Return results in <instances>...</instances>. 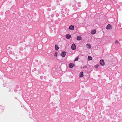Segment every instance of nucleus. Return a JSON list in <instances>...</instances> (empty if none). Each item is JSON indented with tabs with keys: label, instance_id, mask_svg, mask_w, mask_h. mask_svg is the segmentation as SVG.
I'll return each instance as SVG.
<instances>
[{
	"label": "nucleus",
	"instance_id": "nucleus-10",
	"mask_svg": "<svg viewBox=\"0 0 122 122\" xmlns=\"http://www.w3.org/2000/svg\"><path fill=\"white\" fill-rule=\"evenodd\" d=\"M71 37V36L69 34H67L66 35V37L67 39H69Z\"/></svg>",
	"mask_w": 122,
	"mask_h": 122
},
{
	"label": "nucleus",
	"instance_id": "nucleus-12",
	"mask_svg": "<svg viewBox=\"0 0 122 122\" xmlns=\"http://www.w3.org/2000/svg\"><path fill=\"white\" fill-rule=\"evenodd\" d=\"M55 50L56 51H57L58 50L59 48L58 47V46L57 45H55Z\"/></svg>",
	"mask_w": 122,
	"mask_h": 122
},
{
	"label": "nucleus",
	"instance_id": "nucleus-8",
	"mask_svg": "<svg viewBox=\"0 0 122 122\" xmlns=\"http://www.w3.org/2000/svg\"><path fill=\"white\" fill-rule=\"evenodd\" d=\"M83 76V72H81L80 74L79 77L80 78L82 77Z\"/></svg>",
	"mask_w": 122,
	"mask_h": 122
},
{
	"label": "nucleus",
	"instance_id": "nucleus-5",
	"mask_svg": "<svg viewBox=\"0 0 122 122\" xmlns=\"http://www.w3.org/2000/svg\"><path fill=\"white\" fill-rule=\"evenodd\" d=\"M74 66V64L73 63H71L69 65V68H72Z\"/></svg>",
	"mask_w": 122,
	"mask_h": 122
},
{
	"label": "nucleus",
	"instance_id": "nucleus-14",
	"mask_svg": "<svg viewBox=\"0 0 122 122\" xmlns=\"http://www.w3.org/2000/svg\"><path fill=\"white\" fill-rule=\"evenodd\" d=\"M99 66V65H95V67L96 68H97Z\"/></svg>",
	"mask_w": 122,
	"mask_h": 122
},
{
	"label": "nucleus",
	"instance_id": "nucleus-4",
	"mask_svg": "<svg viewBox=\"0 0 122 122\" xmlns=\"http://www.w3.org/2000/svg\"><path fill=\"white\" fill-rule=\"evenodd\" d=\"M112 28V26L110 24H108L107 26L106 29L107 30H108L109 29L111 28Z\"/></svg>",
	"mask_w": 122,
	"mask_h": 122
},
{
	"label": "nucleus",
	"instance_id": "nucleus-17",
	"mask_svg": "<svg viewBox=\"0 0 122 122\" xmlns=\"http://www.w3.org/2000/svg\"><path fill=\"white\" fill-rule=\"evenodd\" d=\"M118 43V42L117 41H116V43Z\"/></svg>",
	"mask_w": 122,
	"mask_h": 122
},
{
	"label": "nucleus",
	"instance_id": "nucleus-7",
	"mask_svg": "<svg viewBox=\"0 0 122 122\" xmlns=\"http://www.w3.org/2000/svg\"><path fill=\"white\" fill-rule=\"evenodd\" d=\"M96 30H92L91 31V33L93 35L96 33Z\"/></svg>",
	"mask_w": 122,
	"mask_h": 122
},
{
	"label": "nucleus",
	"instance_id": "nucleus-9",
	"mask_svg": "<svg viewBox=\"0 0 122 122\" xmlns=\"http://www.w3.org/2000/svg\"><path fill=\"white\" fill-rule=\"evenodd\" d=\"M86 46L87 47V48L88 49H90L91 48V46L89 44H87L86 45Z\"/></svg>",
	"mask_w": 122,
	"mask_h": 122
},
{
	"label": "nucleus",
	"instance_id": "nucleus-16",
	"mask_svg": "<svg viewBox=\"0 0 122 122\" xmlns=\"http://www.w3.org/2000/svg\"><path fill=\"white\" fill-rule=\"evenodd\" d=\"M57 53L56 52L55 54H54V56H56V57L57 56Z\"/></svg>",
	"mask_w": 122,
	"mask_h": 122
},
{
	"label": "nucleus",
	"instance_id": "nucleus-1",
	"mask_svg": "<svg viewBox=\"0 0 122 122\" xmlns=\"http://www.w3.org/2000/svg\"><path fill=\"white\" fill-rule=\"evenodd\" d=\"M100 65L102 66H103L105 64V63L104 61L102 59L100 61Z\"/></svg>",
	"mask_w": 122,
	"mask_h": 122
},
{
	"label": "nucleus",
	"instance_id": "nucleus-2",
	"mask_svg": "<svg viewBox=\"0 0 122 122\" xmlns=\"http://www.w3.org/2000/svg\"><path fill=\"white\" fill-rule=\"evenodd\" d=\"M66 54V53L65 51H63L61 53V55L63 57H64Z\"/></svg>",
	"mask_w": 122,
	"mask_h": 122
},
{
	"label": "nucleus",
	"instance_id": "nucleus-13",
	"mask_svg": "<svg viewBox=\"0 0 122 122\" xmlns=\"http://www.w3.org/2000/svg\"><path fill=\"white\" fill-rule=\"evenodd\" d=\"M88 59L89 60H91L92 59V58L91 56H88Z\"/></svg>",
	"mask_w": 122,
	"mask_h": 122
},
{
	"label": "nucleus",
	"instance_id": "nucleus-15",
	"mask_svg": "<svg viewBox=\"0 0 122 122\" xmlns=\"http://www.w3.org/2000/svg\"><path fill=\"white\" fill-rule=\"evenodd\" d=\"M78 57H77L75 59L74 61H77L78 60Z\"/></svg>",
	"mask_w": 122,
	"mask_h": 122
},
{
	"label": "nucleus",
	"instance_id": "nucleus-6",
	"mask_svg": "<svg viewBox=\"0 0 122 122\" xmlns=\"http://www.w3.org/2000/svg\"><path fill=\"white\" fill-rule=\"evenodd\" d=\"M69 29L71 30H73L74 29V27L73 26L71 25L69 27Z\"/></svg>",
	"mask_w": 122,
	"mask_h": 122
},
{
	"label": "nucleus",
	"instance_id": "nucleus-11",
	"mask_svg": "<svg viewBox=\"0 0 122 122\" xmlns=\"http://www.w3.org/2000/svg\"><path fill=\"white\" fill-rule=\"evenodd\" d=\"M77 40L78 41H80L81 40V36H77Z\"/></svg>",
	"mask_w": 122,
	"mask_h": 122
},
{
	"label": "nucleus",
	"instance_id": "nucleus-3",
	"mask_svg": "<svg viewBox=\"0 0 122 122\" xmlns=\"http://www.w3.org/2000/svg\"><path fill=\"white\" fill-rule=\"evenodd\" d=\"M71 48L72 50H74L76 48V46L75 44H73L71 46Z\"/></svg>",
	"mask_w": 122,
	"mask_h": 122
}]
</instances>
